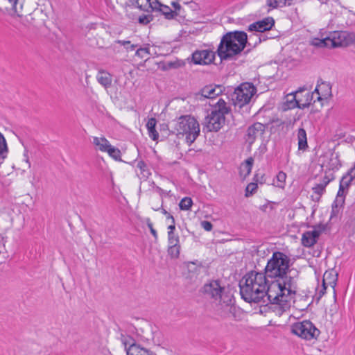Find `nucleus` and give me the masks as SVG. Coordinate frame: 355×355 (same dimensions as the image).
Segmentation results:
<instances>
[{
  "label": "nucleus",
  "instance_id": "f257e3e1",
  "mask_svg": "<svg viewBox=\"0 0 355 355\" xmlns=\"http://www.w3.org/2000/svg\"><path fill=\"white\" fill-rule=\"evenodd\" d=\"M290 259L282 252H275L268 261L264 275L274 279L269 288V297L275 299L282 297L284 303L293 300L297 291V279L293 272L289 269Z\"/></svg>",
  "mask_w": 355,
  "mask_h": 355
},
{
  "label": "nucleus",
  "instance_id": "f03ea898",
  "mask_svg": "<svg viewBox=\"0 0 355 355\" xmlns=\"http://www.w3.org/2000/svg\"><path fill=\"white\" fill-rule=\"evenodd\" d=\"M241 297L249 303L275 304L285 309L289 306L287 302L281 301L282 297L277 296L275 299L269 297V283L268 278L263 272L251 271L247 273L239 282Z\"/></svg>",
  "mask_w": 355,
  "mask_h": 355
},
{
  "label": "nucleus",
  "instance_id": "7ed1b4c3",
  "mask_svg": "<svg viewBox=\"0 0 355 355\" xmlns=\"http://www.w3.org/2000/svg\"><path fill=\"white\" fill-rule=\"evenodd\" d=\"M257 37L254 46L261 42L259 35L254 33L249 36V40ZM248 35L243 31L228 32L224 35L218 45L217 53L221 60H230L241 53L246 44L252 46L250 41H248Z\"/></svg>",
  "mask_w": 355,
  "mask_h": 355
},
{
  "label": "nucleus",
  "instance_id": "20e7f679",
  "mask_svg": "<svg viewBox=\"0 0 355 355\" xmlns=\"http://www.w3.org/2000/svg\"><path fill=\"white\" fill-rule=\"evenodd\" d=\"M174 130L178 137H185L187 143L190 146L200 135V125L194 117L184 115L175 121Z\"/></svg>",
  "mask_w": 355,
  "mask_h": 355
},
{
  "label": "nucleus",
  "instance_id": "39448f33",
  "mask_svg": "<svg viewBox=\"0 0 355 355\" xmlns=\"http://www.w3.org/2000/svg\"><path fill=\"white\" fill-rule=\"evenodd\" d=\"M230 108L226 103L220 98L216 104L214 109L205 118V123L209 131H218L225 123V115L228 114Z\"/></svg>",
  "mask_w": 355,
  "mask_h": 355
},
{
  "label": "nucleus",
  "instance_id": "423d86ee",
  "mask_svg": "<svg viewBox=\"0 0 355 355\" xmlns=\"http://www.w3.org/2000/svg\"><path fill=\"white\" fill-rule=\"evenodd\" d=\"M291 332L306 340H317L320 331L310 320L296 322L291 326Z\"/></svg>",
  "mask_w": 355,
  "mask_h": 355
},
{
  "label": "nucleus",
  "instance_id": "0eeeda50",
  "mask_svg": "<svg viewBox=\"0 0 355 355\" xmlns=\"http://www.w3.org/2000/svg\"><path fill=\"white\" fill-rule=\"evenodd\" d=\"M256 93V88L250 83L241 84L232 94V101L235 107L241 108L248 104Z\"/></svg>",
  "mask_w": 355,
  "mask_h": 355
},
{
  "label": "nucleus",
  "instance_id": "6e6552de",
  "mask_svg": "<svg viewBox=\"0 0 355 355\" xmlns=\"http://www.w3.org/2000/svg\"><path fill=\"white\" fill-rule=\"evenodd\" d=\"M235 311L236 306L234 305L233 296L230 293L223 295L222 299L216 302V311L223 318L234 317Z\"/></svg>",
  "mask_w": 355,
  "mask_h": 355
},
{
  "label": "nucleus",
  "instance_id": "1a4fd4ad",
  "mask_svg": "<svg viewBox=\"0 0 355 355\" xmlns=\"http://www.w3.org/2000/svg\"><path fill=\"white\" fill-rule=\"evenodd\" d=\"M331 48L347 46L355 42V34L347 31H334L329 34Z\"/></svg>",
  "mask_w": 355,
  "mask_h": 355
},
{
  "label": "nucleus",
  "instance_id": "9d476101",
  "mask_svg": "<svg viewBox=\"0 0 355 355\" xmlns=\"http://www.w3.org/2000/svg\"><path fill=\"white\" fill-rule=\"evenodd\" d=\"M202 292L216 302L220 301L223 295L230 294L226 292L225 287L222 286L218 281H211L205 284L202 288Z\"/></svg>",
  "mask_w": 355,
  "mask_h": 355
},
{
  "label": "nucleus",
  "instance_id": "9b49d317",
  "mask_svg": "<svg viewBox=\"0 0 355 355\" xmlns=\"http://www.w3.org/2000/svg\"><path fill=\"white\" fill-rule=\"evenodd\" d=\"M299 94V92H297L295 94L291 93L287 94L285 96L284 101L282 103V109L284 111H286L288 110H291L295 107H299L300 109L309 107L310 105V102L307 103H302V101L297 98V95Z\"/></svg>",
  "mask_w": 355,
  "mask_h": 355
},
{
  "label": "nucleus",
  "instance_id": "f8f14e48",
  "mask_svg": "<svg viewBox=\"0 0 355 355\" xmlns=\"http://www.w3.org/2000/svg\"><path fill=\"white\" fill-rule=\"evenodd\" d=\"M338 280V273L334 270H327L322 278V288L319 291L320 297H322L327 287H331L334 291V295H336L335 287Z\"/></svg>",
  "mask_w": 355,
  "mask_h": 355
},
{
  "label": "nucleus",
  "instance_id": "ddd939ff",
  "mask_svg": "<svg viewBox=\"0 0 355 355\" xmlns=\"http://www.w3.org/2000/svg\"><path fill=\"white\" fill-rule=\"evenodd\" d=\"M325 230V226L320 225L318 227H315L311 231H307L302 234V243L305 247H311L315 243L318 236L320 235L322 231Z\"/></svg>",
  "mask_w": 355,
  "mask_h": 355
},
{
  "label": "nucleus",
  "instance_id": "4468645a",
  "mask_svg": "<svg viewBox=\"0 0 355 355\" xmlns=\"http://www.w3.org/2000/svg\"><path fill=\"white\" fill-rule=\"evenodd\" d=\"M265 130L266 127L263 124L258 122L253 123L249 126L247 130V133L245 135L246 141L249 144V145H252L257 138L262 136L265 132Z\"/></svg>",
  "mask_w": 355,
  "mask_h": 355
},
{
  "label": "nucleus",
  "instance_id": "2eb2a0df",
  "mask_svg": "<svg viewBox=\"0 0 355 355\" xmlns=\"http://www.w3.org/2000/svg\"><path fill=\"white\" fill-rule=\"evenodd\" d=\"M192 58L195 64H208L214 61L215 53L207 49L196 51L192 55Z\"/></svg>",
  "mask_w": 355,
  "mask_h": 355
},
{
  "label": "nucleus",
  "instance_id": "dca6fc26",
  "mask_svg": "<svg viewBox=\"0 0 355 355\" xmlns=\"http://www.w3.org/2000/svg\"><path fill=\"white\" fill-rule=\"evenodd\" d=\"M314 93L316 94L317 101H321L324 98L327 99L331 96V85L329 83L320 79L318 80Z\"/></svg>",
  "mask_w": 355,
  "mask_h": 355
},
{
  "label": "nucleus",
  "instance_id": "f3484780",
  "mask_svg": "<svg viewBox=\"0 0 355 355\" xmlns=\"http://www.w3.org/2000/svg\"><path fill=\"white\" fill-rule=\"evenodd\" d=\"M274 24L275 21L273 18L267 17L250 24L248 27V31L251 32L263 33L270 30Z\"/></svg>",
  "mask_w": 355,
  "mask_h": 355
},
{
  "label": "nucleus",
  "instance_id": "a211bd4d",
  "mask_svg": "<svg viewBox=\"0 0 355 355\" xmlns=\"http://www.w3.org/2000/svg\"><path fill=\"white\" fill-rule=\"evenodd\" d=\"M18 17L21 18V22L25 26H31L35 24L34 14H28L27 12L24 10L23 4H21L19 7L12 9Z\"/></svg>",
  "mask_w": 355,
  "mask_h": 355
},
{
  "label": "nucleus",
  "instance_id": "6ab92c4d",
  "mask_svg": "<svg viewBox=\"0 0 355 355\" xmlns=\"http://www.w3.org/2000/svg\"><path fill=\"white\" fill-rule=\"evenodd\" d=\"M223 92V87L220 85H207L200 91V96L205 98H214Z\"/></svg>",
  "mask_w": 355,
  "mask_h": 355
},
{
  "label": "nucleus",
  "instance_id": "aec40b11",
  "mask_svg": "<svg viewBox=\"0 0 355 355\" xmlns=\"http://www.w3.org/2000/svg\"><path fill=\"white\" fill-rule=\"evenodd\" d=\"M131 4L139 8L141 10L149 12L150 10L156 8L155 4V0H129Z\"/></svg>",
  "mask_w": 355,
  "mask_h": 355
},
{
  "label": "nucleus",
  "instance_id": "412c9836",
  "mask_svg": "<svg viewBox=\"0 0 355 355\" xmlns=\"http://www.w3.org/2000/svg\"><path fill=\"white\" fill-rule=\"evenodd\" d=\"M96 80L100 85L107 89L112 85V76L110 73L100 70L96 75Z\"/></svg>",
  "mask_w": 355,
  "mask_h": 355
},
{
  "label": "nucleus",
  "instance_id": "4be33fe9",
  "mask_svg": "<svg viewBox=\"0 0 355 355\" xmlns=\"http://www.w3.org/2000/svg\"><path fill=\"white\" fill-rule=\"evenodd\" d=\"M127 355H155L153 352L141 347L140 345L137 344H131L127 348Z\"/></svg>",
  "mask_w": 355,
  "mask_h": 355
},
{
  "label": "nucleus",
  "instance_id": "5701e85b",
  "mask_svg": "<svg viewBox=\"0 0 355 355\" xmlns=\"http://www.w3.org/2000/svg\"><path fill=\"white\" fill-rule=\"evenodd\" d=\"M354 179H355V164L354 166L352 168L348 171V173L342 178L339 186L348 191L349 187Z\"/></svg>",
  "mask_w": 355,
  "mask_h": 355
},
{
  "label": "nucleus",
  "instance_id": "b1692460",
  "mask_svg": "<svg viewBox=\"0 0 355 355\" xmlns=\"http://www.w3.org/2000/svg\"><path fill=\"white\" fill-rule=\"evenodd\" d=\"M92 144L95 146L96 150L106 152L110 144L105 137H94Z\"/></svg>",
  "mask_w": 355,
  "mask_h": 355
},
{
  "label": "nucleus",
  "instance_id": "393cba45",
  "mask_svg": "<svg viewBox=\"0 0 355 355\" xmlns=\"http://www.w3.org/2000/svg\"><path fill=\"white\" fill-rule=\"evenodd\" d=\"M254 163V159L249 157L240 166V175L245 178L251 172Z\"/></svg>",
  "mask_w": 355,
  "mask_h": 355
},
{
  "label": "nucleus",
  "instance_id": "a878e982",
  "mask_svg": "<svg viewBox=\"0 0 355 355\" xmlns=\"http://www.w3.org/2000/svg\"><path fill=\"white\" fill-rule=\"evenodd\" d=\"M348 191L339 186L336 200L332 205L333 209L336 207H341L345 203V196Z\"/></svg>",
  "mask_w": 355,
  "mask_h": 355
},
{
  "label": "nucleus",
  "instance_id": "bb28decb",
  "mask_svg": "<svg viewBox=\"0 0 355 355\" xmlns=\"http://www.w3.org/2000/svg\"><path fill=\"white\" fill-rule=\"evenodd\" d=\"M156 123L157 121L155 118L149 119L146 123L149 137L154 141L158 139L159 137V134L155 130Z\"/></svg>",
  "mask_w": 355,
  "mask_h": 355
},
{
  "label": "nucleus",
  "instance_id": "cd10ccee",
  "mask_svg": "<svg viewBox=\"0 0 355 355\" xmlns=\"http://www.w3.org/2000/svg\"><path fill=\"white\" fill-rule=\"evenodd\" d=\"M137 167L139 170V171L137 172V175L140 179L146 180L150 175V170L148 168L147 165L144 161H139L137 162Z\"/></svg>",
  "mask_w": 355,
  "mask_h": 355
},
{
  "label": "nucleus",
  "instance_id": "c85d7f7f",
  "mask_svg": "<svg viewBox=\"0 0 355 355\" xmlns=\"http://www.w3.org/2000/svg\"><path fill=\"white\" fill-rule=\"evenodd\" d=\"M298 148L299 150H305L307 145L306 133L304 128H300L297 132Z\"/></svg>",
  "mask_w": 355,
  "mask_h": 355
},
{
  "label": "nucleus",
  "instance_id": "c756f323",
  "mask_svg": "<svg viewBox=\"0 0 355 355\" xmlns=\"http://www.w3.org/2000/svg\"><path fill=\"white\" fill-rule=\"evenodd\" d=\"M329 35L324 39L315 38L312 40L311 44L318 47L331 48Z\"/></svg>",
  "mask_w": 355,
  "mask_h": 355
},
{
  "label": "nucleus",
  "instance_id": "7c9ffc66",
  "mask_svg": "<svg viewBox=\"0 0 355 355\" xmlns=\"http://www.w3.org/2000/svg\"><path fill=\"white\" fill-rule=\"evenodd\" d=\"M8 146L3 135L0 132V159H4L7 156Z\"/></svg>",
  "mask_w": 355,
  "mask_h": 355
},
{
  "label": "nucleus",
  "instance_id": "2f4dec72",
  "mask_svg": "<svg viewBox=\"0 0 355 355\" xmlns=\"http://www.w3.org/2000/svg\"><path fill=\"white\" fill-rule=\"evenodd\" d=\"M159 9L168 19H173L175 17L176 12H173L171 8L167 6L160 5Z\"/></svg>",
  "mask_w": 355,
  "mask_h": 355
},
{
  "label": "nucleus",
  "instance_id": "473e14b6",
  "mask_svg": "<svg viewBox=\"0 0 355 355\" xmlns=\"http://www.w3.org/2000/svg\"><path fill=\"white\" fill-rule=\"evenodd\" d=\"M313 191L315 196H312L313 198L315 201H319L321 196L325 191V189L323 186H321L320 184H317L315 187H313Z\"/></svg>",
  "mask_w": 355,
  "mask_h": 355
},
{
  "label": "nucleus",
  "instance_id": "72a5a7b5",
  "mask_svg": "<svg viewBox=\"0 0 355 355\" xmlns=\"http://www.w3.org/2000/svg\"><path fill=\"white\" fill-rule=\"evenodd\" d=\"M193 205V201L191 198L185 197L182 198L179 204L180 208L182 210H189Z\"/></svg>",
  "mask_w": 355,
  "mask_h": 355
},
{
  "label": "nucleus",
  "instance_id": "f704fd0d",
  "mask_svg": "<svg viewBox=\"0 0 355 355\" xmlns=\"http://www.w3.org/2000/svg\"><path fill=\"white\" fill-rule=\"evenodd\" d=\"M180 244L170 245L168 246V252L172 258H178L180 254Z\"/></svg>",
  "mask_w": 355,
  "mask_h": 355
},
{
  "label": "nucleus",
  "instance_id": "c9c22d12",
  "mask_svg": "<svg viewBox=\"0 0 355 355\" xmlns=\"http://www.w3.org/2000/svg\"><path fill=\"white\" fill-rule=\"evenodd\" d=\"M106 152L114 159H121V151L118 148L110 145Z\"/></svg>",
  "mask_w": 355,
  "mask_h": 355
},
{
  "label": "nucleus",
  "instance_id": "e433bc0d",
  "mask_svg": "<svg viewBox=\"0 0 355 355\" xmlns=\"http://www.w3.org/2000/svg\"><path fill=\"white\" fill-rule=\"evenodd\" d=\"M115 43L119 44L126 49L127 51H132L135 49L138 46V44H131V42L129 40H116Z\"/></svg>",
  "mask_w": 355,
  "mask_h": 355
},
{
  "label": "nucleus",
  "instance_id": "4c0bfd02",
  "mask_svg": "<svg viewBox=\"0 0 355 355\" xmlns=\"http://www.w3.org/2000/svg\"><path fill=\"white\" fill-rule=\"evenodd\" d=\"M266 4L268 7H270L272 9L286 6L283 0H267Z\"/></svg>",
  "mask_w": 355,
  "mask_h": 355
},
{
  "label": "nucleus",
  "instance_id": "58836bf2",
  "mask_svg": "<svg viewBox=\"0 0 355 355\" xmlns=\"http://www.w3.org/2000/svg\"><path fill=\"white\" fill-rule=\"evenodd\" d=\"M286 179V174L283 171H279L277 175V187L284 188Z\"/></svg>",
  "mask_w": 355,
  "mask_h": 355
},
{
  "label": "nucleus",
  "instance_id": "ea45409f",
  "mask_svg": "<svg viewBox=\"0 0 355 355\" xmlns=\"http://www.w3.org/2000/svg\"><path fill=\"white\" fill-rule=\"evenodd\" d=\"M257 189V184L251 182L248 184L245 189V196L249 197L250 196L253 195Z\"/></svg>",
  "mask_w": 355,
  "mask_h": 355
},
{
  "label": "nucleus",
  "instance_id": "a19ab883",
  "mask_svg": "<svg viewBox=\"0 0 355 355\" xmlns=\"http://www.w3.org/2000/svg\"><path fill=\"white\" fill-rule=\"evenodd\" d=\"M121 340L126 351L127 348H128L131 344H135L134 340L130 336H124L123 334H121Z\"/></svg>",
  "mask_w": 355,
  "mask_h": 355
},
{
  "label": "nucleus",
  "instance_id": "79ce46f5",
  "mask_svg": "<svg viewBox=\"0 0 355 355\" xmlns=\"http://www.w3.org/2000/svg\"><path fill=\"white\" fill-rule=\"evenodd\" d=\"M150 54V50L148 47L139 48L135 53V55L141 58H144Z\"/></svg>",
  "mask_w": 355,
  "mask_h": 355
},
{
  "label": "nucleus",
  "instance_id": "37998d69",
  "mask_svg": "<svg viewBox=\"0 0 355 355\" xmlns=\"http://www.w3.org/2000/svg\"><path fill=\"white\" fill-rule=\"evenodd\" d=\"M153 20V17L151 15H142L139 17L138 21L140 24L146 25L150 23Z\"/></svg>",
  "mask_w": 355,
  "mask_h": 355
},
{
  "label": "nucleus",
  "instance_id": "c03bdc74",
  "mask_svg": "<svg viewBox=\"0 0 355 355\" xmlns=\"http://www.w3.org/2000/svg\"><path fill=\"white\" fill-rule=\"evenodd\" d=\"M168 239L169 245L179 244V236L174 233H168Z\"/></svg>",
  "mask_w": 355,
  "mask_h": 355
},
{
  "label": "nucleus",
  "instance_id": "a18cd8bd",
  "mask_svg": "<svg viewBox=\"0 0 355 355\" xmlns=\"http://www.w3.org/2000/svg\"><path fill=\"white\" fill-rule=\"evenodd\" d=\"M146 225H147V226L148 227V228H149V230L150 231V233L152 234V235L153 236L155 239L157 240V237H158L157 236V233L156 230L153 228V223L150 221V218H146Z\"/></svg>",
  "mask_w": 355,
  "mask_h": 355
},
{
  "label": "nucleus",
  "instance_id": "49530a36",
  "mask_svg": "<svg viewBox=\"0 0 355 355\" xmlns=\"http://www.w3.org/2000/svg\"><path fill=\"white\" fill-rule=\"evenodd\" d=\"M315 95L316 94L314 93V92L312 93L307 92L305 95L306 101L304 103L310 102V105L312 103V102L315 103L317 100L316 98H315Z\"/></svg>",
  "mask_w": 355,
  "mask_h": 355
},
{
  "label": "nucleus",
  "instance_id": "de8ad7c7",
  "mask_svg": "<svg viewBox=\"0 0 355 355\" xmlns=\"http://www.w3.org/2000/svg\"><path fill=\"white\" fill-rule=\"evenodd\" d=\"M171 5L173 6V7L174 8L175 10H173V12H176L175 13V16H178V15H180V16H182V13H181V6L180 5L179 3L178 2H172Z\"/></svg>",
  "mask_w": 355,
  "mask_h": 355
},
{
  "label": "nucleus",
  "instance_id": "09e8293b",
  "mask_svg": "<svg viewBox=\"0 0 355 355\" xmlns=\"http://www.w3.org/2000/svg\"><path fill=\"white\" fill-rule=\"evenodd\" d=\"M201 227L206 231H211L212 230L213 225L212 224L207 220H202L200 223Z\"/></svg>",
  "mask_w": 355,
  "mask_h": 355
},
{
  "label": "nucleus",
  "instance_id": "8fccbe9b",
  "mask_svg": "<svg viewBox=\"0 0 355 355\" xmlns=\"http://www.w3.org/2000/svg\"><path fill=\"white\" fill-rule=\"evenodd\" d=\"M168 219L171 220V224L168 227V233H174L175 229V219L172 215H168Z\"/></svg>",
  "mask_w": 355,
  "mask_h": 355
},
{
  "label": "nucleus",
  "instance_id": "3c124183",
  "mask_svg": "<svg viewBox=\"0 0 355 355\" xmlns=\"http://www.w3.org/2000/svg\"><path fill=\"white\" fill-rule=\"evenodd\" d=\"M180 67L179 62H168L166 63V69H177Z\"/></svg>",
  "mask_w": 355,
  "mask_h": 355
},
{
  "label": "nucleus",
  "instance_id": "603ef678",
  "mask_svg": "<svg viewBox=\"0 0 355 355\" xmlns=\"http://www.w3.org/2000/svg\"><path fill=\"white\" fill-rule=\"evenodd\" d=\"M8 2L11 4L12 9L17 8V4L19 3V6L21 4H23L24 0H8Z\"/></svg>",
  "mask_w": 355,
  "mask_h": 355
},
{
  "label": "nucleus",
  "instance_id": "864d4df0",
  "mask_svg": "<svg viewBox=\"0 0 355 355\" xmlns=\"http://www.w3.org/2000/svg\"><path fill=\"white\" fill-rule=\"evenodd\" d=\"M331 179L329 178L327 176H324L320 183H319L321 186H323V187L325 189L327 184L330 182Z\"/></svg>",
  "mask_w": 355,
  "mask_h": 355
},
{
  "label": "nucleus",
  "instance_id": "5fc2aeb1",
  "mask_svg": "<svg viewBox=\"0 0 355 355\" xmlns=\"http://www.w3.org/2000/svg\"><path fill=\"white\" fill-rule=\"evenodd\" d=\"M24 157L25 159V162L27 164L28 168H30L31 166V162L29 161L28 155V151L26 150L24 154Z\"/></svg>",
  "mask_w": 355,
  "mask_h": 355
},
{
  "label": "nucleus",
  "instance_id": "6e6d98bb",
  "mask_svg": "<svg viewBox=\"0 0 355 355\" xmlns=\"http://www.w3.org/2000/svg\"><path fill=\"white\" fill-rule=\"evenodd\" d=\"M283 1H284V3H285V6H291L296 0H283Z\"/></svg>",
  "mask_w": 355,
  "mask_h": 355
},
{
  "label": "nucleus",
  "instance_id": "4d7b16f0",
  "mask_svg": "<svg viewBox=\"0 0 355 355\" xmlns=\"http://www.w3.org/2000/svg\"><path fill=\"white\" fill-rule=\"evenodd\" d=\"M162 213L166 216V218L168 219V215H171L166 209L162 208L161 209Z\"/></svg>",
  "mask_w": 355,
  "mask_h": 355
},
{
  "label": "nucleus",
  "instance_id": "13d9d810",
  "mask_svg": "<svg viewBox=\"0 0 355 355\" xmlns=\"http://www.w3.org/2000/svg\"><path fill=\"white\" fill-rule=\"evenodd\" d=\"M255 178H256L257 182H259V179H258V174H256V175H255ZM260 183H262V182H261V181H260Z\"/></svg>",
  "mask_w": 355,
  "mask_h": 355
},
{
  "label": "nucleus",
  "instance_id": "bf43d9fd",
  "mask_svg": "<svg viewBox=\"0 0 355 355\" xmlns=\"http://www.w3.org/2000/svg\"><path fill=\"white\" fill-rule=\"evenodd\" d=\"M154 209H155V211H157V210H159V207H157V208H154Z\"/></svg>",
  "mask_w": 355,
  "mask_h": 355
}]
</instances>
